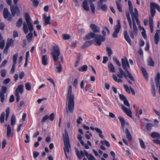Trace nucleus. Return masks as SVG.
I'll return each mask as SVG.
<instances>
[{
	"label": "nucleus",
	"instance_id": "nucleus-34",
	"mask_svg": "<svg viewBox=\"0 0 160 160\" xmlns=\"http://www.w3.org/2000/svg\"><path fill=\"white\" fill-rule=\"evenodd\" d=\"M154 39L155 43L156 44H158L159 41V34L158 32H156L155 33Z\"/></svg>",
	"mask_w": 160,
	"mask_h": 160
},
{
	"label": "nucleus",
	"instance_id": "nucleus-9",
	"mask_svg": "<svg viewBox=\"0 0 160 160\" xmlns=\"http://www.w3.org/2000/svg\"><path fill=\"white\" fill-rule=\"evenodd\" d=\"M10 10L12 15L13 17L15 16L16 14L17 16H19L20 14V10L18 7L17 5H11L10 6Z\"/></svg>",
	"mask_w": 160,
	"mask_h": 160
},
{
	"label": "nucleus",
	"instance_id": "nucleus-38",
	"mask_svg": "<svg viewBox=\"0 0 160 160\" xmlns=\"http://www.w3.org/2000/svg\"><path fill=\"white\" fill-rule=\"evenodd\" d=\"M23 21L21 18H20L16 23V26L18 28H20L22 25Z\"/></svg>",
	"mask_w": 160,
	"mask_h": 160
},
{
	"label": "nucleus",
	"instance_id": "nucleus-51",
	"mask_svg": "<svg viewBox=\"0 0 160 160\" xmlns=\"http://www.w3.org/2000/svg\"><path fill=\"white\" fill-rule=\"evenodd\" d=\"M92 44V42L90 41L86 42L84 44L83 47L84 48L90 46Z\"/></svg>",
	"mask_w": 160,
	"mask_h": 160
},
{
	"label": "nucleus",
	"instance_id": "nucleus-63",
	"mask_svg": "<svg viewBox=\"0 0 160 160\" xmlns=\"http://www.w3.org/2000/svg\"><path fill=\"white\" fill-rule=\"evenodd\" d=\"M123 103L126 106L129 107L130 104L128 102V100L126 99L125 100L123 101Z\"/></svg>",
	"mask_w": 160,
	"mask_h": 160
},
{
	"label": "nucleus",
	"instance_id": "nucleus-24",
	"mask_svg": "<svg viewBox=\"0 0 160 160\" xmlns=\"http://www.w3.org/2000/svg\"><path fill=\"white\" fill-rule=\"evenodd\" d=\"M125 132L127 138L129 141L132 140V136L128 128L125 130Z\"/></svg>",
	"mask_w": 160,
	"mask_h": 160
},
{
	"label": "nucleus",
	"instance_id": "nucleus-40",
	"mask_svg": "<svg viewBox=\"0 0 160 160\" xmlns=\"http://www.w3.org/2000/svg\"><path fill=\"white\" fill-rule=\"evenodd\" d=\"M88 67L86 65H84L79 68L78 70L80 71H86L87 70Z\"/></svg>",
	"mask_w": 160,
	"mask_h": 160
},
{
	"label": "nucleus",
	"instance_id": "nucleus-41",
	"mask_svg": "<svg viewBox=\"0 0 160 160\" xmlns=\"http://www.w3.org/2000/svg\"><path fill=\"white\" fill-rule=\"evenodd\" d=\"M106 51L109 57H111L112 53V51L111 49L109 47L106 48Z\"/></svg>",
	"mask_w": 160,
	"mask_h": 160
},
{
	"label": "nucleus",
	"instance_id": "nucleus-32",
	"mask_svg": "<svg viewBox=\"0 0 160 160\" xmlns=\"http://www.w3.org/2000/svg\"><path fill=\"white\" fill-rule=\"evenodd\" d=\"M151 90L152 92L153 97H155L156 96V92H155V89L154 87V84L153 81H152V82L151 83Z\"/></svg>",
	"mask_w": 160,
	"mask_h": 160
},
{
	"label": "nucleus",
	"instance_id": "nucleus-4",
	"mask_svg": "<svg viewBox=\"0 0 160 160\" xmlns=\"http://www.w3.org/2000/svg\"><path fill=\"white\" fill-rule=\"evenodd\" d=\"M119 72L117 75H113L112 78L116 82L118 83H122L123 82V80L122 79L123 77L126 79H127L128 77V74L126 73L123 71L122 68H118Z\"/></svg>",
	"mask_w": 160,
	"mask_h": 160
},
{
	"label": "nucleus",
	"instance_id": "nucleus-14",
	"mask_svg": "<svg viewBox=\"0 0 160 160\" xmlns=\"http://www.w3.org/2000/svg\"><path fill=\"white\" fill-rule=\"evenodd\" d=\"M122 108L124 112L129 117H132V112L130 109L126 107L123 104L121 105Z\"/></svg>",
	"mask_w": 160,
	"mask_h": 160
},
{
	"label": "nucleus",
	"instance_id": "nucleus-7",
	"mask_svg": "<svg viewBox=\"0 0 160 160\" xmlns=\"http://www.w3.org/2000/svg\"><path fill=\"white\" fill-rule=\"evenodd\" d=\"M132 25V23L131 24V26H130V29L129 31V33L132 39H134V35L136 36L137 35L138 29L135 21H133Z\"/></svg>",
	"mask_w": 160,
	"mask_h": 160
},
{
	"label": "nucleus",
	"instance_id": "nucleus-50",
	"mask_svg": "<svg viewBox=\"0 0 160 160\" xmlns=\"http://www.w3.org/2000/svg\"><path fill=\"white\" fill-rule=\"evenodd\" d=\"M101 143L102 145H104V144H105L106 146L108 147H110V144L109 142L105 140H104L103 141H101Z\"/></svg>",
	"mask_w": 160,
	"mask_h": 160
},
{
	"label": "nucleus",
	"instance_id": "nucleus-56",
	"mask_svg": "<svg viewBox=\"0 0 160 160\" xmlns=\"http://www.w3.org/2000/svg\"><path fill=\"white\" fill-rule=\"evenodd\" d=\"M5 42L4 40H3L0 42V48L1 49H2L5 46Z\"/></svg>",
	"mask_w": 160,
	"mask_h": 160
},
{
	"label": "nucleus",
	"instance_id": "nucleus-26",
	"mask_svg": "<svg viewBox=\"0 0 160 160\" xmlns=\"http://www.w3.org/2000/svg\"><path fill=\"white\" fill-rule=\"evenodd\" d=\"M42 63L43 65L46 66L48 63V58L46 55H43L42 57Z\"/></svg>",
	"mask_w": 160,
	"mask_h": 160
},
{
	"label": "nucleus",
	"instance_id": "nucleus-57",
	"mask_svg": "<svg viewBox=\"0 0 160 160\" xmlns=\"http://www.w3.org/2000/svg\"><path fill=\"white\" fill-rule=\"evenodd\" d=\"M25 88L28 90H30L31 89V85L29 83H27L25 84Z\"/></svg>",
	"mask_w": 160,
	"mask_h": 160
},
{
	"label": "nucleus",
	"instance_id": "nucleus-15",
	"mask_svg": "<svg viewBox=\"0 0 160 160\" xmlns=\"http://www.w3.org/2000/svg\"><path fill=\"white\" fill-rule=\"evenodd\" d=\"M124 87L126 92L127 93H130L131 92L133 95H135V91L131 87H129L126 84L124 85Z\"/></svg>",
	"mask_w": 160,
	"mask_h": 160
},
{
	"label": "nucleus",
	"instance_id": "nucleus-12",
	"mask_svg": "<svg viewBox=\"0 0 160 160\" xmlns=\"http://www.w3.org/2000/svg\"><path fill=\"white\" fill-rule=\"evenodd\" d=\"M18 56V53L15 54L13 57V63L12 68L10 70L11 73H13L15 72L16 65L17 63V58Z\"/></svg>",
	"mask_w": 160,
	"mask_h": 160
},
{
	"label": "nucleus",
	"instance_id": "nucleus-19",
	"mask_svg": "<svg viewBox=\"0 0 160 160\" xmlns=\"http://www.w3.org/2000/svg\"><path fill=\"white\" fill-rule=\"evenodd\" d=\"M124 36L126 41L130 45L132 44L131 40L129 37L128 32L127 30H125L124 32Z\"/></svg>",
	"mask_w": 160,
	"mask_h": 160
},
{
	"label": "nucleus",
	"instance_id": "nucleus-11",
	"mask_svg": "<svg viewBox=\"0 0 160 160\" xmlns=\"http://www.w3.org/2000/svg\"><path fill=\"white\" fill-rule=\"evenodd\" d=\"M3 17L5 19L8 21H11L12 19V17L10 12L7 8H4L3 11Z\"/></svg>",
	"mask_w": 160,
	"mask_h": 160
},
{
	"label": "nucleus",
	"instance_id": "nucleus-62",
	"mask_svg": "<svg viewBox=\"0 0 160 160\" xmlns=\"http://www.w3.org/2000/svg\"><path fill=\"white\" fill-rule=\"evenodd\" d=\"M119 97L122 101H124L126 99V97L123 95L120 94L119 95Z\"/></svg>",
	"mask_w": 160,
	"mask_h": 160
},
{
	"label": "nucleus",
	"instance_id": "nucleus-36",
	"mask_svg": "<svg viewBox=\"0 0 160 160\" xmlns=\"http://www.w3.org/2000/svg\"><path fill=\"white\" fill-rule=\"evenodd\" d=\"M30 32L26 36V38L27 40L30 42L31 41L33 37V34L32 32Z\"/></svg>",
	"mask_w": 160,
	"mask_h": 160
},
{
	"label": "nucleus",
	"instance_id": "nucleus-16",
	"mask_svg": "<svg viewBox=\"0 0 160 160\" xmlns=\"http://www.w3.org/2000/svg\"><path fill=\"white\" fill-rule=\"evenodd\" d=\"M154 2H151L150 3V9H151V13L152 15L151 16H150V17H152L153 18V17L154 16L155 13H156V10L155 8V5H154Z\"/></svg>",
	"mask_w": 160,
	"mask_h": 160
},
{
	"label": "nucleus",
	"instance_id": "nucleus-27",
	"mask_svg": "<svg viewBox=\"0 0 160 160\" xmlns=\"http://www.w3.org/2000/svg\"><path fill=\"white\" fill-rule=\"evenodd\" d=\"M153 22L152 18L151 17H149V24L151 32L152 33L153 31Z\"/></svg>",
	"mask_w": 160,
	"mask_h": 160
},
{
	"label": "nucleus",
	"instance_id": "nucleus-52",
	"mask_svg": "<svg viewBox=\"0 0 160 160\" xmlns=\"http://www.w3.org/2000/svg\"><path fill=\"white\" fill-rule=\"evenodd\" d=\"M70 148H67L66 147H64V150L65 154V156L67 159H68V157L66 152H68L69 153V149Z\"/></svg>",
	"mask_w": 160,
	"mask_h": 160
},
{
	"label": "nucleus",
	"instance_id": "nucleus-61",
	"mask_svg": "<svg viewBox=\"0 0 160 160\" xmlns=\"http://www.w3.org/2000/svg\"><path fill=\"white\" fill-rule=\"evenodd\" d=\"M80 87L82 89L84 90L85 89V88L84 85V82L83 80L80 83Z\"/></svg>",
	"mask_w": 160,
	"mask_h": 160
},
{
	"label": "nucleus",
	"instance_id": "nucleus-6",
	"mask_svg": "<svg viewBox=\"0 0 160 160\" xmlns=\"http://www.w3.org/2000/svg\"><path fill=\"white\" fill-rule=\"evenodd\" d=\"M51 54L54 62H56L58 60L60 51L58 46H56L53 47Z\"/></svg>",
	"mask_w": 160,
	"mask_h": 160
},
{
	"label": "nucleus",
	"instance_id": "nucleus-35",
	"mask_svg": "<svg viewBox=\"0 0 160 160\" xmlns=\"http://www.w3.org/2000/svg\"><path fill=\"white\" fill-rule=\"evenodd\" d=\"M5 118V113L3 112L2 113L0 117V122L2 123L4 122Z\"/></svg>",
	"mask_w": 160,
	"mask_h": 160
},
{
	"label": "nucleus",
	"instance_id": "nucleus-23",
	"mask_svg": "<svg viewBox=\"0 0 160 160\" xmlns=\"http://www.w3.org/2000/svg\"><path fill=\"white\" fill-rule=\"evenodd\" d=\"M43 18L45 20L44 24L46 25L50 23V19L51 17L50 16H49L47 17L45 14L43 15Z\"/></svg>",
	"mask_w": 160,
	"mask_h": 160
},
{
	"label": "nucleus",
	"instance_id": "nucleus-64",
	"mask_svg": "<svg viewBox=\"0 0 160 160\" xmlns=\"http://www.w3.org/2000/svg\"><path fill=\"white\" fill-rule=\"evenodd\" d=\"M34 158H37L39 155V153L38 152L34 151L33 152Z\"/></svg>",
	"mask_w": 160,
	"mask_h": 160
},
{
	"label": "nucleus",
	"instance_id": "nucleus-44",
	"mask_svg": "<svg viewBox=\"0 0 160 160\" xmlns=\"http://www.w3.org/2000/svg\"><path fill=\"white\" fill-rule=\"evenodd\" d=\"M10 108L8 107L6 110V114L5 116V119L6 120L8 119L9 114H10Z\"/></svg>",
	"mask_w": 160,
	"mask_h": 160
},
{
	"label": "nucleus",
	"instance_id": "nucleus-60",
	"mask_svg": "<svg viewBox=\"0 0 160 160\" xmlns=\"http://www.w3.org/2000/svg\"><path fill=\"white\" fill-rule=\"evenodd\" d=\"M78 83V80L77 78H76L74 80V81L73 83V85L75 87V88H76L77 87V85Z\"/></svg>",
	"mask_w": 160,
	"mask_h": 160
},
{
	"label": "nucleus",
	"instance_id": "nucleus-21",
	"mask_svg": "<svg viewBox=\"0 0 160 160\" xmlns=\"http://www.w3.org/2000/svg\"><path fill=\"white\" fill-rule=\"evenodd\" d=\"M76 155L80 159L82 158V157H84L85 155L84 152H83L82 151H81L80 153L78 149H76Z\"/></svg>",
	"mask_w": 160,
	"mask_h": 160
},
{
	"label": "nucleus",
	"instance_id": "nucleus-31",
	"mask_svg": "<svg viewBox=\"0 0 160 160\" xmlns=\"http://www.w3.org/2000/svg\"><path fill=\"white\" fill-rule=\"evenodd\" d=\"M108 67L110 72H115L116 70L115 67L111 63L109 64Z\"/></svg>",
	"mask_w": 160,
	"mask_h": 160
},
{
	"label": "nucleus",
	"instance_id": "nucleus-43",
	"mask_svg": "<svg viewBox=\"0 0 160 160\" xmlns=\"http://www.w3.org/2000/svg\"><path fill=\"white\" fill-rule=\"evenodd\" d=\"M116 4L117 6V8H118V10H119V11L120 12H122V7L121 5L120 4V3L118 1H116Z\"/></svg>",
	"mask_w": 160,
	"mask_h": 160
},
{
	"label": "nucleus",
	"instance_id": "nucleus-20",
	"mask_svg": "<svg viewBox=\"0 0 160 160\" xmlns=\"http://www.w3.org/2000/svg\"><path fill=\"white\" fill-rule=\"evenodd\" d=\"M23 85H19L16 90L15 94H19V93L21 94H22L23 92Z\"/></svg>",
	"mask_w": 160,
	"mask_h": 160
},
{
	"label": "nucleus",
	"instance_id": "nucleus-5",
	"mask_svg": "<svg viewBox=\"0 0 160 160\" xmlns=\"http://www.w3.org/2000/svg\"><path fill=\"white\" fill-rule=\"evenodd\" d=\"M122 63L123 69L125 70L126 72L128 74V78L132 81L134 82L135 79L132 77L131 74L128 70L127 66L130 68V65L128 60L127 58L125 57L122 59Z\"/></svg>",
	"mask_w": 160,
	"mask_h": 160
},
{
	"label": "nucleus",
	"instance_id": "nucleus-42",
	"mask_svg": "<svg viewBox=\"0 0 160 160\" xmlns=\"http://www.w3.org/2000/svg\"><path fill=\"white\" fill-rule=\"evenodd\" d=\"M13 43V41L12 39H10L8 40V42L6 43V47L8 48Z\"/></svg>",
	"mask_w": 160,
	"mask_h": 160
},
{
	"label": "nucleus",
	"instance_id": "nucleus-54",
	"mask_svg": "<svg viewBox=\"0 0 160 160\" xmlns=\"http://www.w3.org/2000/svg\"><path fill=\"white\" fill-rule=\"evenodd\" d=\"M113 59L114 61H115L116 64L119 66H121V64L119 61L117 59L116 57H113Z\"/></svg>",
	"mask_w": 160,
	"mask_h": 160
},
{
	"label": "nucleus",
	"instance_id": "nucleus-58",
	"mask_svg": "<svg viewBox=\"0 0 160 160\" xmlns=\"http://www.w3.org/2000/svg\"><path fill=\"white\" fill-rule=\"evenodd\" d=\"M56 68L58 70V73H60L62 71V68L61 64H59L58 66H57Z\"/></svg>",
	"mask_w": 160,
	"mask_h": 160
},
{
	"label": "nucleus",
	"instance_id": "nucleus-46",
	"mask_svg": "<svg viewBox=\"0 0 160 160\" xmlns=\"http://www.w3.org/2000/svg\"><path fill=\"white\" fill-rule=\"evenodd\" d=\"M62 37L65 40H68L71 38L70 35L67 34H62Z\"/></svg>",
	"mask_w": 160,
	"mask_h": 160
},
{
	"label": "nucleus",
	"instance_id": "nucleus-29",
	"mask_svg": "<svg viewBox=\"0 0 160 160\" xmlns=\"http://www.w3.org/2000/svg\"><path fill=\"white\" fill-rule=\"evenodd\" d=\"M141 70L145 78L147 80L148 79V75L146 70L142 67H141Z\"/></svg>",
	"mask_w": 160,
	"mask_h": 160
},
{
	"label": "nucleus",
	"instance_id": "nucleus-25",
	"mask_svg": "<svg viewBox=\"0 0 160 160\" xmlns=\"http://www.w3.org/2000/svg\"><path fill=\"white\" fill-rule=\"evenodd\" d=\"M84 153L89 160H96L93 155L91 154H89L86 151H84Z\"/></svg>",
	"mask_w": 160,
	"mask_h": 160
},
{
	"label": "nucleus",
	"instance_id": "nucleus-3",
	"mask_svg": "<svg viewBox=\"0 0 160 160\" xmlns=\"http://www.w3.org/2000/svg\"><path fill=\"white\" fill-rule=\"evenodd\" d=\"M25 19L26 22H24L23 24L22 29L24 33L27 34L28 32H32L33 29L32 23L30 22L31 18L28 13H25Z\"/></svg>",
	"mask_w": 160,
	"mask_h": 160
},
{
	"label": "nucleus",
	"instance_id": "nucleus-18",
	"mask_svg": "<svg viewBox=\"0 0 160 160\" xmlns=\"http://www.w3.org/2000/svg\"><path fill=\"white\" fill-rule=\"evenodd\" d=\"M13 135V133L11 132V128L9 125H8L7 126V136L8 138L10 137H12Z\"/></svg>",
	"mask_w": 160,
	"mask_h": 160
},
{
	"label": "nucleus",
	"instance_id": "nucleus-13",
	"mask_svg": "<svg viewBox=\"0 0 160 160\" xmlns=\"http://www.w3.org/2000/svg\"><path fill=\"white\" fill-rule=\"evenodd\" d=\"M7 91V88L6 86H2L1 88V91L0 92V97L1 101L3 102L5 98L4 94L6 93Z\"/></svg>",
	"mask_w": 160,
	"mask_h": 160
},
{
	"label": "nucleus",
	"instance_id": "nucleus-37",
	"mask_svg": "<svg viewBox=\"0 0 160 160\" xmlns=\"http://www.w3.org/2000/svg\"><path fill=\"white\" fill-rule=\"evenodd\" d=\"M138 140L139 141V143L141 147L144 149H145L146 148L145 145V144L144 141L141 138H139Z\"/></svg>",
	"mask_w": 160,
	"mask_h": 160
},
{
	"label": "nucleus",
	"instance_id": "nucleus-22",
	"mask_svg": "<svg viewBox=\"0 0 160 160\" xmlns=\"http://www.w3.org/2000/svg\"><path fill=\"white\" fill-rule=\"evenodd\" d=\"M88 3V0H84L82 2L83 8V9L86 11H88L90 10Z\"/></svg>",
	"mask_w": 160,
	"mask_h": 160
},
{
	"label": "nucleus",
	"instance_id": "nucleus-33",
	"mask_svg": "<svg viewBox=\"0 0 160 160\" xmlns=\"http://www.w3.org/2000/svg\"><path fill=\"white\" fill-rule=\"evenodd\" d=\"M134 11L135 13H134L133 14L132 13H131V15L132 16V21H135V20H134V17H136L137 18V17H138V11L136 8H135Z\"/></svg>",
	"mask_w": 160,
	"mask_h": 160
},
{
	"label": "nucleus",
	"instance_id": "nucleus-8",
	"mask_svg": "<svg viewBox=\"0 0 160 160\" xmlns=\"http://www.w3.org/2000/svg\"><path fill=\"white\" fill-rule=\"evenodd\" d=\"M63 138L65 147H66L67 148H70L71 146L68 135V132L66 129H65V133L63 134Z\"/></svg>",
	"mask_w": 160,
	"mask_h": 160
},
{
	"label": "nucleus",
	"instance_id": "nucleus-45",
	"mask_svg": "<svg viewBox=\"0 0 160 160\" xmlns=\"http://www.w3.org/2000/svg\"><path fill=\"white\" fill-rule=\"evenodd\" d=\"M16 122L15 116L14 114H13L12 116L11 119V124L12 126H13Z\"/></svg>",
	"mask_w": 160,
	"mask_h": 160
},
{
	"label": "nucleus",
	"instance_id": "nucleus-47",
	"mask_svg": "<svg viewBox=\"0 0 160 160\" xmlns=\"http://www.w3.org/2000/svg\"><path fill=\"white\" fill-rule=\"evenodd\" d=\"M153 126V125L152 123H148L147 125L146 128L148 130L150 131L152 129V128Z\"/></svg>",
	"mask_w": 160,
	"mask_h": 160
},
{
	"label": "nucleus",
	"instance_id": "nucleus-2",
	"mask_svg": "<svg viewBox=\"0 0 160 160\" xmlns=\"http://www.w3.org/2000/svg\"><path fill=\"white\" fill-rule=\"evenodd\" d=\"M74 95L72 92V87L70 85L67 91V95L66 97V105L68 107L66 108L67 113L69 112L72 113L74 111Z\"/></svg>",
	"mask_w": 160,
	"mask_h": 160
},
{
	"label": "nucleus",
	"instance_id": "nucleus-1",
	"mask_svg": "<svg viewBox=\"0 0 160 160\" xmlns=\"http://www.w3.org/2000/svg\"><path fill=\"white\" fill-rule=\"evenodd\" d=\"M90 28L92 29L93 32H90L86 35L84 38L85 40H88L91 38H94L95 42L96 44L98 46L100 45L102 42L105 41V38L103 37L101 35L96 34L95 33L100 32L99 28L94 24H91L90 25Z\"/></svg>",
	"mask_w": 160,
	"mask_h": 160
},
{
	"label": "nucleus",
	"instance_id": "nucleus-28",
	"mask_svg": "<svg viewBox=\"0 0 160 160\" xmlns=\"http://www.w3.org/2000/svg\"><path fill=\"white\" fill-rule=\"evenodd\" d=\"M119 119L121 122V124L122 127L123 129V131H124L125 130L124 126L126 124V122L124 119L122 117H118Z\"/></svg>",
	"mask_w": 160,
	"mask_h": 160
},
{
	"label": "nucleus",
	"instance_id": "nucleus-49",
	"mask_svg": "<svg viewBox=\"0 0 160 160\" xmlns=\"http://www.w3.org/2000/svg\"><path fill=\"white\" fill-rule=\"evenodd\" d=\"M101 7L102 10L104 12H106L107 11V6L106 4H101V6H99Z\"/></svg>",
	"mask_w": 160,
	"mask_h": 160
},
{
	"label": "nucleus",
	"instance_id": "nucleus-17",
	"mask_svg": "<svg viewBox=\"0 0 160 160\" xmlns=\"http://www.w3.org/2000/svg\"><path fill=\"white\" fill-rule=\"evenodd\" d=\"M160 74L159 72H158L157 74V76L155 78V80L156 82V86L159 87V92L160 94Z\"/></svg>",
	"mask_w": 160,
	"mask_h": 160
},
{
	"label": "nucleus",
	"instance_id": "nucleus-30",
	"mask_svg": "<svg viewBox=\"0 0 160 160\" xmlns=\"http://www.w3.org/2000/svg\"><path fill=\"white\" fill-rule=\"evenodd\" d=\"M151 137L153 138H160V134L157 132H153L151 134Z\"/></svg>",
	"mask_w": 160,
	"mask_h": 160
},
{
	"label": "nucleus",
	"instance_id": "nucleus-53",
	"mask_svg": "<svg viewBox=\"0 0 160 160\" xmlns=\"http://www.w3.org/2000/svg\"><path fill=\"white\" fill-rule=\"evenodd\" d=\"M55 114L52 113L49 116H48L49 119L51 121H53L54 119Z\"/></svg>",
	"mask_w": 160,
	"mask_h": 160
},
{
	"label": "nucleus",
	"instance_id": "nucleus-48",
	"mask_svg": "<svg viewBox=\"0 0 160 160\" xmlns=\"http://www.w3.org/2000/svg\"><path fill=\"white\" fill-rule=\"evenodd\" d=\"M126 16L127 18V19L129 22V26H131V24H132L130 16V14L129 13L127 12L126 13Z\"/></svg>",
	"mask_w": 160,
	"mask_h": 160
},
{
	"label": "nucleus",
	"instance_id": "nucleus-39",
	"mask_svg": "<svg viewBox=\"0 0 160 160\" xmlns=\"http://www.w3.org/2000/svg\"><path fill=\"white\" fill-rule=\"evenodd\" d=\"M148 65L152 67L154 66V62L151 58L150 57L148 61Z\"/></svg>",
	"mask_w": 160,
	"mask_h": 160
},
{
	"label": "nucleus",
	"instance_id": "nucleus-55",
	"mask_svg": "<svg viewBox=\"0 0 160 160\" xmlns=\"http://www.w3.org/2000/svg\"><path fill=\"white\" fill-rule=\"evenodd\" d=\"M7 70L6 69H3L1 71V76L3 77H5L6 76Z\"/></svg>",
	"mask_w": 160,
	"mask_h": 160
},
{
	"label": "nucleus",
	"instance_id": "nucleus-59",
	"mask_svg": "<svg viewBox=\"0 0 160 160\" xmlns=\"http://www.w3.org/2000/svg\"><path fill=\"white\" fill-rule=\"evenodd\" d=\"M142 30L143 31H142L141 32L143 36V37L145 39H146L147 38V35L146 34V32L145 29H144V28H142Z\"/></svg>",
	"mask_w": 160,
	"mask_h": 160
},
{
	"label": "nucleus",
	"instance_id": "nucleus-10",
	"mask_svg": "<svg viewBox=\"0 0 160 160\" xmlns=\"http://www.w3.org/2000/svg\"><path fill=\"white\" fill-rule=\"evenodd\" d=\"M117 22V24L114 27V31L112 35V37L115 38H117L118 37V35L119 32L121 27L120 22L119 20H118Z\"/></svg>",
	"mask_w": 160,
	"mask_h": 160
}]
</instances>
